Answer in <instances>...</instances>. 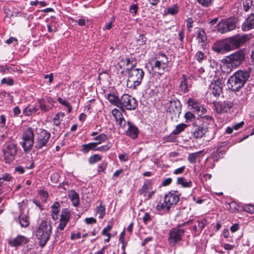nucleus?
<instances>
[{
	"mask_svg": "<svg viewBox=\"0 0 254 254\" xmlns=\"http://www.w3.org/2000/svg\"><path fill=\"white\" fill-rule=\"evenodd\" d=\"M57 101L62 105L67 108V113H70L72 111V106L70 103L65 99H63L61 97H58Z\"/></svg>",
	"mask_w": 254,
	"mask_h": 254,
	"instance_id": "obj_37",
	"label": "nucleus"
},
{
	"mask_svg": "<svg viewBox=\"0 0 254 254\" xmlns=\"http://www.w3.org/2000/svg\"><path fill=\"white\" fill-rule=\"evenodd\" d=\"M112 105L119 108V109H112V115L114 116L116 125L122 128H124L126 125V121L122 115L124 112V108L128 110H133L137 106V102L133 97L127 94H123L121 98L118 93H115L112 89Z\"/></svg>",
	"mask_w": 254,
	"mask_h": 254,
	"instance_id": "obj_1",
	"label": "nucleus"
},
{
	"mask_svg": "<svg viewBox=\"0 0 254 254\" xmlns=\"http://www.w3.org/2000/svg\"><path fill=\"white\" fill-rule=\"evenodd\" d=\"M146 40V38L143 34L139 35L138 37L136 39L138 44L140 45H143L145 44Z\"/></svg>",
	"mask_w": 254,
	"mask_h": 254,
	"instance_id": "obj_51",
	"label": "nucleus"
},
{
	"mask_svg": "<svg viewBox=\"0 0 254 254\" xmlns=\"http://www.w3.org/2000/svg\"><path fill=\"white\" fill-rule=\"evenodd\" d=\"M197 37L198 38V42H200L201 43H204L207 40L205 32L203 29H201L198 31Z\"/></svg>",
	"mask_w": 254,
	"mask_h": 254,
	"instance_id": "obj_42",
	"label": "nucleus"
},
{
	"mask_svg": "<svg viewBox=\"0 0 254 254\" xmlns=\"http://www.w3.org/2000/svg\"><path fill=\"white\" fill-rule=\"evenodd\" d=\"M133 66L134 64H131L130 68L128 71L127 86L130 89H135L140 85L144 75V72L142 69L135 68Z\"/></svg>",
	"mask_w": 254,
	"mask_h": 254,
	"instance_id": "obj_5",
	"label": "nucleus"
},
{
	"mask_svg": "<svg viewBox=\"0 0 254 254\" xmlns=\"http://www.w3.org/2000/svg\"><path fill=\"white\" fill-rule=\"evenodd\" d=\"M138 9V7L137 4H132L129 7L130 12L132 13L133 15L137 13Z\"/></svg>",
	"mask_w": 254,
	"mask_h": 254,
	"instance_id": "obj_54",
	"label": "nucleus"
},
{
	"mask_svg": "<svg viewBox=\"0 0 254 254\" xmlns=\"http://www.w3.org/2000/svg\"><path fill=\"white\" fill-rule=\"evenodd\" d=\"M1 83L2 84H6L9 86H11L14 83V81L12 78L8 77V78H3L1 80Z\"/></svg>",
	"mask_w": 254,
	"mask_h": 254,
	"instance_id": "obj_47",
	"label": "nucleus"
},
{
	"mask_svg": "<svg viewBox=\"0 0 254 254\" xmlns=\"http://www.w3.org/2000/svg\"><path fill=\"white\" fill-rule=\"evenodd\" d=\"M119 158L121 161L125 162L129 159V156L127 153H123L119 155Z\"/></svg>",
	"mask_w": 254,
	"mask_h": 254,
	"instance_id": "obj_56",
	"label": "nucleus"
},
{
	"mask_svg": "<svg viewBox=\"0 0 254 254\" xmlns=\"http://www.w3.org/2000/svg\"><path fill=\"white\" fill-rule=\"evenodd\" d=\"M107 163L106 162H102L100 165L98 166V168L97 171L98 173H101L103 172L105 169L106 168Z\"/></svg>",
	"mask_w": 254,
	"mask_h": 254,
	"instance_id": "obj_55",
	"label": "nucleus"
},
{
	"mask_svg": "<svg viewBox=\"0 0 254 254\" xmlns=\"http://www.w3.org/2000/svg\"><path fill=\"white\" fill-rule=\"evenodd\" d=\"M187 103L189 107H191V109L193 112L197 113L200 112L201 106L196 101L192 98H189Z\"/></svg>",
	"mask_w": 254,
	"mask_h": 254,
	"instance_id": "obj_28",
	"label": "nucleus"
},
{
	"mask_svg": "<svg viewBox=\"0 0 254 254\" xmlns=\"http://www.w3.org/2000/svg\"><path fill=\"white\" fill-rule=\"evenodd\" d=\"M97 146L96 143L90 142L87 144H84L82 145L80 151L84 154L88 153L90 151H97Z\"/></svg>",
	"mask_w": 254,
	"mask_h": 254,
	"instance_id": "obj_27",
	"label": "nucleus"
},
{
	"mask_svg": "<svg viewBox=\"0 0 254 254\" xmlns=\"http://www.w3.org/2000/svg\"><path fill=\"white\" fill-rule=\"evenodd\" d=\"M195 56H196L197 60L199 62H201L204 59V54L202 52H200V51L197 52L196 53Z\"/></svg>",
	"mask_w": 254,
	"mask_h": 254,
	"instance_id": "obj_57",
	"label": "nucleus"
},
{
	"mask_svg": "<svg viewBox=\"0 0 254 254\" xmlns=\"http://www.w3.org/2000/svg\"><path fill=\"white\" fill-rule=\"evenodd\" d=\"M243 8L245 11H248L253 5L252 0H243Z\"/></svg>",
	"mask_w": 254,
	"mask_h": 254,
	"instance_id": "obj_46",
	"label": "nucleus"
},
{
	"mask_svg": "<svg viewBox=\"0 0 254 254\" xmlns=\"http://www.w3.org/2000/svg\"><path fill=\"white\" fill-rule=\"evenodd\" d=\"M246 54L242 50L235 52L233 54H231L227 57L225 59V63L226 66L230 69L229 71L226 72H230L233 68H237L240 65L245 59Z\"/></svg>",
	"mask_w": 254,
	"mask_h": 254,
	"instance_id": "obj_7",
	"label": "nucleus"
},
{
	"mask_svg": "<svg viewBox=\"0 0 254 254\" xmlns=\"http://www.w3.org/2000/svg\"><path fill=\"white\" fill-rule=\"evenodd\" d=\"M3 156L6 163H11L17 153V145L13 142H6L2 148Z\"/></svg>",
	"mask_w": 254,
	"mask_h": 254,
	"instance_id": "obj_8",
	"label": "nucleus"
},
{
	"mask_svg": "<svg viewBox=\"0 0 254 254\" xmlns=\"http://www.w3.org/2000/svg\"><path fill=\"white\" fill-rule=\"evenodd\" d=\"M68 196L72 205L74 207H78L79 204V194L73 190H71L68 192Z\"/></svg>",
	"mask_w": 254,
	"mask_h": 254,
	"instance_id": "obj_26",
	"label": "nucleus"
},
{
	"mask_svg": "<svg viewBox=\"0 0 254 254\" xmlns=\"http://www.w3.org/2000/svg\"><path fill=\"white\" fill-rule=\"evenodd\" d=\"M59 175L58 173H53L51 176V180L54 183L58 182Z\"/></svg>",
	"mask_w": 254,
	"mask_h": 254,
	"instance_id": "obj_59",
	"label": "nucleus"
},
{
	"mask_svg": "<svg viewBox=\"0 0 254 254\" xmlns=\"http://www.w3.org/2000/svg\"><path fill=\"white\" fill-rule=\"evenodd\" d=\"M248 35H237L227 39L230 50L237 49L250 40Z\"/></svg>",
	"mask_w": 254,
	"mask_h": 254,
	"instance_id": "obj_14",
	"label": "nucleus"
},
{
	"mask_svg": "<svg viewBox=\"0 0 254 254\" xmlns=\"http://www.w3.org/2000/svg\"><path fill=\"white\" fill-rule=\"evenodd\" d=\"M128 128L126 131V135L132 139H136L138 135V129L134 124L127 122Z\"/></svg>",
	"mask_w": 254,
	"mask_h": 254,
	"instance_id": "obj_24",
	"label": "nucleus"
},
{
	"mask_svg": "<svg viewBox=\"0 0 254 254\" xmlns=\"http://www.w3.org/2000/svg\"><path fill=\"white\" fill-rule=\"evenodd\" d=\"M237 19L230 18L222 20L218 24V30L221 33H224L234 30L236 27Z\"/></svg>",
	"mask_w": 254,
	"mask_h": 254,
	"instance_id": "obj_16",
	"label": "nucleus"
},
{
	"mask_svg": "<svg viewBox=\"0 0 254 254\" xmlns=\"http://www.w3.org/2000/svg\"><path fill=\"white\" fill-rule=\"evenodd\" d=\"M81 238V233L80 232H77L75 234L74 232H72L70 235V239L71 240H74L75 239H78Z\"/></svg>",
	"mask_w": 254,
	"mask_h": 254,
	"instance_id": "obj_63",
	"label": "nucleus"
},
{
	"mask_svg": "<svg viewBox=\"0 0 254 254\" xmlns=\"http://www.w3.org/2000/svg\"><path fill=\"white\" fill-rule=\"evenodd\" d=\"M38 103L41 110L44 112L50 111L54 107V100L51 97L45 96L42 98L38 99Z\"/></svg>",
	"mask_w": 254,
	"mask_h": 254,
	"instance_id": "obj_17",
	"label": "nucleus"
},
{
	"mask_svg": "<svg viewBox=\"0 0 254 254\" xmlns=\"http://www.w3.org/2000/svg\"><path fill=\"white\" fill-rule=\"evenodd\" d=\"M206 223V221L204 219L198 221V227L201 231L205 227Z\"/></svg>",
	"mask_w": 254,
	"mask_h": 254,
	"instance_id": "obj_58",
	"label": "nucleus"
},
{
	"mask_svg": "<svg viewBox=\"0 0 254 254\" xmlns=\"http://www.w3.org/2000/svg\"><path fill=\"white\" fill-rule=\"evenodd\" d=\"M51 133L46 129L39 128L37 132L34 147L36 150H47L51 146Z\"/></svg>",
	"mask_w": 254,
	"mask_h": 254,
	"instance_id": "obj_6",
	"label": "nucleus"
},
{
	"mask_svg": "<svg viewBox=\"0 0 254 254\" xmlns=\"http://www.w3.org/2000/svg\"><path fill=\"white\" fill-rule=\"evenodd\" d=\"M107 135L104 133H101L99 135L94 137L93 139L96 141L94 142L96 143V145L101 144L102 142H104L107 139Z\"/></svg>",
	"mask_w": 254,
	"mask_h": 254,
	"instance_id": "obj_39",
	"label": "nucleus"
},
{
	"mask_svg": "<svg viewBox=\"0 0 254 254\" xmlns=\"http://www.w3.org/2000/svg\"><path fill=\"white\" fill-rule=\"evenodd\" d=\"M190 80V79L187 78L184 74L182 75L179 85V89L181 92L187 93L189 91L190 88L191 87Z\"/></svg>",
	"mask_w": 254,
	"mask_h": 254,
	"instance_id": "obj_22",
	"label": "nucleus"
},
{
	"mask_svg": "<svg viewBox=\"0 0 254 254\" xmlns=\"http://www.w3.org/2000/svg\"><path fill=\"white\" fill-rule=\"evenodd\" d=\"M12 112L13 113V117H21L20 115L21 114V111L19 106H16L13 107L12 109Z\"/></svg>",
	"mask_w": 254,
	"mask_h": 254,
	"instance_id": "obj_52",
	"label": "nucleus"
},
{
	"mask_svg": "<svg viewBox=\"0 0 254 254\" xmlns=\"http://www.w3.org/2000/svg\"><path fill=\"white\" fill-rule=\"evenodd\" d=\"M12 176L7 173L4 174L0 176V191L3 185H5L6 183L10 182L12 179Z\"/></svg>",
	"mask_w": 254,
	"mask_h": 254,
	"instance_id": "obj_32",
	"label": "nucleus"
},
{
	"mask_svg": "<svg viewBox=\"0 0 254 254\" xmlns=\"http://www.w3.org/2000/svg\"><path fill=\"white\" fill-rule=\"evenodd\" d=\"M38 110L36 106L29 105L23 110V114L25 116H30L35 114Z\"/></svg>",
	"mask_w": 254,
	"mask_h": 254,
	"instance_id": "obj_30",
	"label": "nucleus"
},
{
	"mask_svg": "<svg viewBox=\"0 0 254 254\" xmlns=\"http://www.w3.org/2000/svg\"><path fill=\"white\" fill-rule=\"evenodd\" d=\"M60 204L58 202H55L51 206L52 217L54 220H57L58 219L59 213L60 212Z\"/></svg>",
	"mask_w": 254,
	"mask_h": 254,
	"instance_id": "obj_29",
	"label": "nucleus"
},
{
	"mask_svg": "<svg viewBox=\"0 0 254 254\" xmlns=\"http://www.w3.org/2000/svg\"><path fill=\"white\" fill-rule=\"evenodd\" d=\"M213 105L215 111L218 114L227 112L234 105L233 103L230 101L214 102Z\"/></svg>",
	"mask_w": 254,
	"mask_h": 254,
	"instance_id": "obj_18",
	"label": "nucleus"
},
{
	"mask_svg": "<svg viewBox=\"0 0 254 254\" xmlns=\"http://www.w3.org/2000/svg\"><path fill=\"white\" fill-rule=\"evenodd\" d=\"M177 184L181 185L183 188H190L191 187L192 182L191 181H185V179L183 177H179L177 179Z\"/></svg>",
	"mask_w": 254,
	"mask_h": 254,
	"instance_id": "obj_36",
	"label": "nucleus"
},
{
	"mask_svg": "<svg viewBox=\"0 0 254 254\" xmlns=\"http://www.w3.org/2000/svg\"><path fill=\"white\" fill-rule=\"evenodd\" d=\"M200 153L201 151L190 154L188 157V160L189 162L190 163H196V159L199 156Z\"/></svg>",
	"mask_w": 254,
	"mask_h": 254,
	"instance_id": "obj_40",
	"label": "nucleus"
},
{
	"mask_svg": "<svg viewBox=\"0 0 254 254\" xmlns=\"http://www.w3.org/2000/svg\"><path fill=\"white\" fill-rule=\"evenodd\" d=\"M44 78L45 79H48L49 84H51L52 83L53 81L54 75H53V74L52 73H51L49 74H45V75H44Z\"/></svg>",
	"mask_w": 254,
	"mask_h": 254,
	"instance_id": "obj_62",
	"label": "nucleus"
},
{
	"mask_svg": "<svg viewBox=\"0 0 254 254\" xmlns=\"http://www.w3.org/2000/svg\"><path fill=\"white\" fill-rule=\"evenodd\" d=\"M253 28H254V14H251L248 16L242 25V29L244 31H247Z\"/></svg>",
	"mask_w": 254,
	"mask_h": 254,
	"instance_id": "obj_25",
	"label": "nucleus"
},
{
	"mask_svg": "<svg viewBox=\"0 0 254 254\" xmlns=\"http://www.w3.org/2000/svg\"><path fill=\"white\" fill-rule=\"evenodd\" d=\"M102 157L99 154H94L89 158L88 162L89 164H93L100 161Z\"/></svg>",
	"mask_w": 254,
	"mask_h": 254,
	"instance_id": "obj_41",
	"label": "nucleus"
},
{
	"mask_svg": "<svg viewBox=\"0 0 254 254\" xmlns=\"http://www.w3.org/2000/svg\"><path fill=\"white\" fill-rule=\"evenodd\" d=\"M187 125L186 124L183 123L180 124L176 127L175 129L172 132L175 135L179 134L185 129Z\"/></svg>",
	"mask_w": 254,
	"mask_h": 254,
	"instance_id": "obj_43",
	"label": "nucleus"
},
{
	"mask_svg": "<svg viewBox=\"0 0 254 254\" xmlns=\"http://www.w3.org/2000/svg\"><path fill=\"white\" fill-rule=\"evenodd\" d=\"M226 151L224 150L216 149V151L212 153V157L214 161H218L220 158L223 157Z\"/></svg>",
	"mask_w": 254,
	"mask_h": 254,
	"instance_id": "obj_34",
	"label": "nucleus"
},
{
	"mask_svg": "<svg viewBox=\"0 0 254 254\" xmlns=\"http://www.w3.org/2000/svg\"><path fill=\"white\" fill-rule=\"evenodd\" d=\"M67 223L68 222L67 221L60 220V223L58 226V228L61 231L63 230L65 227L66 226V225H67Z\"/></svg>",
	"mask_w": 254,
	"mask_h": 254,
	"instance_id": "obj_60",
	"label": "nucleus"
},
{
	"mask_svg": "<svg viewBox=\"0 0 254 254\" xmlns=\"http://www.w3.org/2000/svg\"><path fill=\"white\" fill-rule=\"evenodd\" d=\"M22 146L25 152H28L32 149L35 142L33 129L31 127L26 128L22 133Z\"/></svg>",
	"mask_w": 254,
	"mask_h": 254,
	"instance_id": "obj_9",
	"label": "nucleus"
},
{
	"mask_svg": "<svg viewBox=\"0 0 254 254\" xmlns=\"http://www.w3.org/2000/svg\"><path fill=\"white\" fill-rule=\"evenodd\" d=\"M166 111L171 116L172 119L179 118L181 113L182 104L178 99L171 100L166 103Z\"/></svg>",
	"mask_w": 254,
	"mask_h": 254,
	"instance_id": "obj_11",
	"label": "nucleus"
},
{
	"mask_svg": "<svg viewBox=\"0 0 254 254\" xmlns=\"http://www.w3.org/2000/svg\"><path fill=\"white\" fill-rule=\"evenodd\" d=\"M151 186V183L150 180L145 181L141 188L138 190L139 193L140 194H144V196H145L147 190L150 189Z\"/></svg>",
	"mask_w": 254,
	"mask_h": 254,
	"instance_id": "obj_35",
	"label": "nucleus"
},
{
	"mask_svg": "<svg viewBox=\"0 0 254 254\" xmlns=\"http://www.w3.org/2000/svg\"><path fill=\"white\" fill-rule=\"evenodd\" d=\"M65 116V114L64 112H59L53 118V122L54 124L57 126L59 127L61 121L63 120V119Z\"/></svg>",
	"mask_w": 254,
	"mask_h": 254,
	"instance_id": "obj_33",
	"label": "nucleus"
},
{
	"mask_svg": "<svg viewBox=\"0 0 254 254\" xmlns=\"http://www.w3.org/2000/svg\"><path fill=\"white\" fill-rule=\"evenodd\" d=\"M244 209L249 213H254V206L252 204L246 205L244 206Z\"/></svg>",
	"mask_w": 254,
	"mask_h": 254,
	"instance_id": "obj_53",
	"label": "nucleus"
},
{
	"mask_svg": "<svg viewBox=\"0 0 254 254\" xmlns=\"http://www.w3.org/2000/svg\"><path fill=\"white\" fill-rule=\"evenodd\" d=\"M18 204L19 205L20 213L18 218L16 219V221L20 225L21 227L26 228L29 226L30 221L29 217L28 215V211H26V212H25L26 208L25 204L24 203L23 201L21 203H18Z\"/></svg>",
	"mask_w": 254,
	"mask_h": 254,
	"instance_id": "obj_15",
	"label": "nucleus"
},
{
	"mask_svg": "<svg viewBox=\"0 0 254 254\" xmlns=\"http://www.w3.org/2000/svg\"><path fill=\"white\" fill-rule=\"evenodd\" d=\"M132 63L133 61H131L130 59L123 57H120L118 60L115 61V66L117 69V73L122 75L120 76V79L117 82L118 84L122 82V80L124 78L125 70L126 69L128 71L130 68L131 64H133Z\"/></svg>",
	"mask_w": 254,
	"mask_h": 254,
	"instance_id": "obj_10",
	"label": "nucleus"
},
{
	"mask_svg": "<svg viewBox=\"0 0 254 254\" xmlns=\"http://www.w3.org/2000/svg\"><path fill=\"white\" fill-rule=\"evenodd\" d=\"M6 124V117L4 115L0 116V127H3Z\"/></svg>",
	"mask_w": 254,
	"mask_h": 254,
	"instance_id": "obj_61",
	"label": "nucleus"
},
{
	"mask_svg": "<svg viewBox=\"0 0 254 254\" xmlns=\"http://www.w3.org/2000/svg\"><path fill=\"white\" fill-rule=\"evenodd\" d=\"M229 46L227 39L216 42L213 46V49L217 53L223 54L231 51Z\"/></svg>",
	"mask_w": 254,
	"mask_h": 254,
	"instance_id": "obj_20",
	"label": "nucleus"
},
{
	"mask_svg": "<svg viewBox=\"0 0 254 254\" xmlns=\"http://www.w3.org/2000/svg\"><path fill=\"white\" fill-rule=\"evenodd\" d=\"M179 11V7L177 4H174L172 6L169 7L167 9V13L172 15H175Z\"/></svg>",
	"mask_w": 254,
	"mask_h": 254,
	"instance_id": "obj_45",
	"label": "nucleus"
},
{
	"mask_svg": "<svg viewBox=\"0 0 254 254\" xmlns=\"http://www.w3.org/2000/svg\"><path fill=\"white\" fill-rule=\"evenodd\" d=\"M52 232L51 221L48 219H43L35 231V235L40 247L43 248L46 246L50 240Z\"/></svg>",
	"mask_w": 254,
	"mask_h": 254,
	"instance_id": "obj_4",
	"label": "nucleus"
},
{
	"mask_svg": "<svg viewBox=\"0 0 254 254\" xmlns=\"http://www.w3.org/2000/svg\"><path fill=\"white\" fill-rule=\"evenodd\" d=\"M70 212L66 209H64L61 213L60 220L68 222L70 218Z\"/></svg>",
	"mask_w": 254,
	"mask_h": 254,
	"instance_id": "obj_44",
	"label": "nucleus"
},
{
	"mask_svg": "<svg viewBox=\"0 0 254 254\" xmlns=\"http://www.w3.org/2000/svg\"><path fill=\"white\" fill-rule=\"evenodd\" d=\"M96 212L97 214H99V218L102 219L105 215V207L103 205L102 202H100V205L96 207Z\"/></svg>",
	"mask_w": 254,
	"mask_h": 254,
	"instance_id": "obj_38",
	"label": "nucleus"
},
{
	"mask_svg": "<svg viewBox=\"0 0 254 254\" xmlns=\"http://www.w3.org/2000/svg\"><path fill=\"white\" fill-rule=\"evenodd\" d=\"M166 199L164 197L163 202H159L156 207L158 211L169 212L170 210L171 207L168 205V203L165 202Z\"/></svg>",
	"mask_w": 254,
	"mask_h": 254,
	"instance_id": "obj_31",
	"label": "nucleus"
},
{
	"mask_svg": "<svg viewBox=\"0 0 254 254\" xmlns=\"http://www.w3.org/2000/svg\"><path fill=\"white\" fill-rule=\"evenodd\" d=\"M186 122H189L192 121L193 119H195V116L190 112H187L184 116Z\"/></svg>",
	"mask_w": 254,
	"mask_h": 254,
	"instance_id": "obj_48",
	"label": "nucleus"
},
{
	"mask_svg": "<svg viewBox=\"0 0 254 254\" xmlns=\"http://www.w3.org/2000/svg\"><path fill=\"white\" fill-rule=\"evenodd\" d=\"M200 126L193 125L191 132L193 137L201 138L204 137L206 141H209L214 137V133L209 127L213 123V119L211 116H205L202 118Z\"/></svg>",
	"mask_w": 254,
	"mask_h": 254,
	"instance_id": "obj_2",
	"label": "nucleus"
},
{
	"mask_svg": "<svg viewBox=\"0 0 254 254\" xmlns=\"http://www.w3.org/2000/svg\"><path fill=\"white\" fill-rule=\"evenodd\" d=\"M85 222L87 224H92L96 223L97 221L93 217L86 218L85 219Z\"/></svg>",
	"mask_w": 254,
	"mask_h": 254,
	"instance_id": "obj_64",
	"label": "nucleus"
},
{
	"mask_svg": "<svg viewBox=\"0 0 254 254\" xmlns=\"http://www.w3.org/2000/svg\"><path fill=\"white\" fill-rule=\"evenodd\" d=\"M213 0H197L198 2L204 7H208L211 3Z\"/></svg>",
	"mask_w": 254,
	"mask_h": 254,
	"instance_id": "obj_50",
	"label": "nucleus"
},
{
	"mask_svg": "<svg viewBox=\"0 0 254 254\" xmlns=\"http://www.w3.org/2000/svg\"><path fill=\"white\" fill-rule=\"evenodd\" d=\"M224 86V83L223 79L215 77L209 85V90L211 94L218 98L222 94Z\"/></svg>",
	"mask_w": 254,
	"mask_h": 254,
	"instance_id": "obj_13",
	"label": "nucleus"
},
{
	"mask_svg": "<svg viewBox=\"0 0 254 254\" xmlns=\"http://www.w3.org/2000/svg\"><path fill=\"white\" fill-rule=\"evenodd\" d=\"M252 68L249 67L247 70H239L235 72L228 79L229 88L232 91H239L248 80Z\"/></svg>",
	"mask_w": 254,
	"mask_h": 254,
	"instance_id": "obj_3",
	"label": "nucleus"
},
{
	"mask_svg": "<svg viewBox=\"0 0 254 254\" xmlns=\"http://www.w3.org/2000/svg\"><path fill=\"white\" fill-rule=\"evenodd\" d=\"M185 232V229L178 228V227H174L170 230L168 237V242L170 245L172 247L175 246L177 243L181 241Z\"/></svg>",
	"mask_w": 254,
	"mask_h": 254,
	"instance_id": "obj_12",
	"label": "nucleus"
},
{
	"mask_svg": "<svg viewBox=\"0 0 254 254\" xmlns=\"http://www.w3.org/2000/svg\"><path fill=\"white\" fill-rule=\"evenodd\" d=\"M28 242V238L24 236L18 235L15 238L9 240L8 244L12 247H18L25 245Z\"/></svg>",
	"mask_w": 254,
	"mask_h": 254,
	"instance_id": "obj_21",
	"label": "nucleus"
},
{
	"mask_svg": "<svg viewBox=\"0 0 254 254\" xmlns=\"http://www.w3.org/2000/svg\"><path fill=\"white\" fill-rule=\"evenodd\" d=\"M168 68L167 62L165 61L156 60L152 66L153 70L156 71L159 74L161 75Z\"/></svg>",
	"mask_w": 254,
	"mask_h": 254,
	"instance_id": "obj_23",
	"label": "nucleus"
},
{
	"mask_svg": "<svg viewBox=\"0 0 254 254\" xmlns=\"http://www.w3.org/2000/svg\"><path fill=\"white\" fill-rule=\"evenodd\" d=\"M39 194L40 196V197L42 198L43 201H46V199L49 196V194L47 191L45 190H40L39 192Z\"/></svg>",
	"mask_w": 254,
	"mask_h": 254,
	"instance_id": "obj_49",
	"label": "nucleus"
},
{
	"mask_svg": "<svg viewBox=\"0 0 254 254\" xmlns=\"http://www.w3.org/2000/svg\"><path fill=\"white\" fill-rule=\"evenodd\" d=\"M181 193L177 190H171L164 196L166 201L168 203V205L171 207L173 205H176L180 200Z\"/></svg>",
	"mask_w": 254,
	"mask_h": 254,
	"instance_id": "obj_19",
	"label": "nucleus"
}]
</instances>
